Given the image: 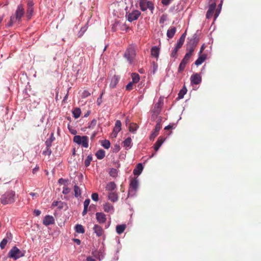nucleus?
Masks as SVG:
<instances>
[{
  "label": "nucleus",
  "mask_w": 261,
  "mask_h": 261,
  "mask_svg": "<svg viewBox=\"0 0 261 261\" xmlns=\"http://www.w3.org/2000/svg\"><path fill=\"white\" fill-rule=\"evenodd\" d=\"M103 210L106 213L113 212L114 207L111 204L107 202L103 204Z\"/></svg>",
  "instance_id": "4be33fe9"
},
{
  "label": "nucleus",
  "mask_w": 261,
  "mask_h": 261,
  "mask_svg": "<svg viewBox=\"0 0 261 261\" xmlns=\"http://www.w3.org/2000/svg\"><path fill=\"white\" fill-rule=\"evenodd\" d=\"M187 92V89L186 87L184 86L179 91V92L178 94V98L182 99L184 95L186 94Z\"/></svg>",
  "instance_id": "c85d7f7f"
},
{
  "label": "nucleus",
  "mask_w": 261,
  "mask_h": 261,
  "mask_svg": "<svg viewBox=\"0 0 261 261\" xmlns=\"http://www.w3.org/2000/svg\"><path fill=\"white\" fill-rule=\"evenodd\" d=\"M97 222L100 224L105 223L107 220L106 215L102 213L97 212L95 214Z\"/></svg>",
  "instance_id": "f8f14e48"
},
{
  "label": "nucleus",
  "mask_w": 261,
  "mask_h": 261,
  "mask_svg": "<svg viewBox=\"0 0 261 261\" xmlns=\"http://www.w3.org/2000/svg\"><path fill=\"white\" fill-rule=\"evenodd\" d=\"M204 48H205V45H204V44H203L201 47L199 53V54H202V53L203 51V50L204 49Z\"/></svg>",
  "instance_id": "680f3d73"
},
{
  "label": "nucleus",
  "mask_w": 261,
  "mask_h": 261,
  "mask_svg": "<svg viewBox=\"0 0 261 261\" xmlns=\"http://www.w3.org/2000/svg\"><path fill=\"white\" fill-rule=\"evenodd\" d=\"M133 83L129 82L126 86V89L130 91L133 89Z\"/></svg>",
  "instance_id": "603ef678"
},
{
  "label": "nucleus",
  "mask_w": 261,
  "mask_h": 261,
  "mask_svg": "<svg viewBox=\"0 0 261 261\" xmlns=\"http://www.w3.org/2000/svg\"><path fill=\"white\" fill-rule=\"evenodd\" d=\"M141 13L139 10H134L132 12L126 13V17L129 22L136 20L140 16Z\"/></svg>",
  "instance_id": "6e6552de"
},
{
  "label": "nucleus",
  "mask_w": 261,
  "mask_h": 261,
  "mask_svg": "<svg viewBox=\"0 0 261 261\" xmlns=\"http://www.w3.org/2000/svg\"><path fill=\"white\" fill-rule=\"evenodd\" d=\"M123 146L127 149V148H130L132 146V139L130 137L127 138L123 142Z\"/></svg>",
  "instance_id": "a878e982"
},
{
  "label": "nucleus",
  "mask_w": 261,
  "mask_h": 261,
  "mask_svg": "<svg viewBox=\"0 0 261 261\" xmlns=\"http://www.w3.org/2000/svg\"><path fill=\"white\" fill-rule=\"evenodd\" d=\"M198 42V39L196 37L191 38L187 44V50L188 53L192 55Z\"/></svg>",
  "instance_id": "0eeeda50"
},
{
  "label": "nucleus",
  "mask_w": 261,
  "mask_h": 261,
  "mask_svg": "<svg viewBox=\"0 0 261 261\" xmlns=\"http://www.w3.org/2000/svg\"><path fill=\"white\" fill-rule=\"evenodd\" d=\"M91 198L92 200L95 201H97L98 200V195L97 193H94L91 195Z\"/></svg>",
  "instance_id": "49530a36"
},
{
  "label": "nucleus",
  "mask_w": 261,
  "mask_h": 261,
  "mask_svg": "<svg viewBox=\"0 0 261 261\" xmlns=\"http://www.w3.org/2000/svg\"><path fill=\"white\" fill-rule=\"evenodd\" d=\"M160 53V48L156 46H153L151 49V55L155 58H158Z\"/></svg>",
  "instance_id": "b1692460"
},
{
  "label": "nucleus",
  "mask_w": 261,
  "mask_h": 261,
  "mask_svg": "<svg viewBox=\"0 0 261 261\" xmlns=\"http://www.w3.org/2000/svg\"><path fill=\"white\" fill-rule=\"evenodd\" d=\"M97 121L95 119L92 120L90 123L89 124L88 127L89 128H93L96 124Z\"/></svg>",
  "instance_id": "09e8293b"
},
{
  "label": "nucleus",
  "mask_w": 261,
  "mask_h": 261,
  "mask_svg": "<svg viewBox=\"0 0 261 261\" xmlns=\"http://www.w3.org/2000/svg\"><path fill=\"white\" fill-rule=\"evenodd\" d=\"M24 14V10L22 4H20L17 6L15 14L11 16L10 20L6 24V27H10L12 26L16 21L20 22L21 21V18L23 16Z\"/></svg>",
  "instance_id": "f257e3e1"
},
{
  "label": "nucleus",
  "mask_w": 261,
  "mask_h": 261,
  "mask_svg": "<svg viewBox=\"0 0 261 261\" xmlns=\"http://www.w3.org/2000/svg\"><path fill=\"white\" fill-rule=\"evenodd\" d=\"M74 242L77 244V245H80L81 244V241L79 240V239H74Z\"/></svg>",
  "instance_id": "69168bd1"
},
{
  "label": "nucleus",
  "mask_w": 261,
  "mask_h": 261,
  "mask_svg": "<svg viewBox=\"0 0 261 261\" xmlns=\"http://www.w3.org/2000/svg\"><path fill=\"white\" fill-rule=\"evenodd\" d=\"M179 48H177L176 47H175L174 49L172 50L171 56L172 57H176L177 55V53Z\"/></svg>",
  "instance_id": "3c124183"
},
{
  "label": "nucleus",
  "mask_w": 261,
  "mask_h": 261,
  "mask_svg": "<svg viewBox=\"0 0 261 261\" xmlns=\"http://www.w3.org/2000/svg\"><path fill=\"white\" fill-rule=\"evenodd\" d=\"M186 33L185 32L183 34H182V35L180 36V37L179 39L178 40V41H177L176 46H175L177 48L179 49L181 47L182 45H183V44L185 42V38H186Z\"/></svg>",
  "instance_id": "aec40b11"
},
{
  "label": "nucleus",
  "mask_w": 261,
  "mask_h": 261,
  "mask_svg": "<svg viewBox=\"0 0 261 261\" xmlns=\"http://www.w3.org/2000/svg\"><path fill=\"white\" fill-rule=\"evenodd\" d=\"M53 142V140H46L45 141V145L46 146V148H50L52 143Z\"/></svg>",
  "instance_id": "8fccbe9b"
},
{
  "label": "nucleus",
  "mask_w": 261,
  "mask_h": 261,
  "mask_svg": "<svg viewBox=\"0 0 261 261\" xmlns=\"http://www.w3.org/2000/svg\"><path fill=\"white\" fill-rule=\"evenodd\" d=\"M92 160V156L91 155H89L84 162V165L86 167H88Z\"/></svg>",
  "instance_id": "a19ab883"
},
{
  "label": "nucleus",
  "mask_w": 261,
  "mask_h": 261,
  "mask_svg": "<svg viewBox=\"0 0 261 261\" xmlns=\"http://www.w3.org/2000/svg\"><path fill=\"white\" fill-rule=\"evenodd\" d=\"M102 146L106 149H109L110 147V142L109 141L105 140L102 141Z\"/></svg>",
  "instance_id": "79ce46f5"
},
{
  "label": "nucleus",
  "mask_w": 261,
  "mask_h": 261,
  "mask_svg": "<svg viewBox=\"0 0 261 261\" xmlns=\"http://www.w3.org/2000/svg\"><path fill=\"white\" fill-rule=\"evenodd\" d=\"M186 67V65H184V63L180 62L179 66L178 67V71L179 72H181L184 71Z\"/></svg>",
  "instance_id": "a18cd8bd"
},
{
  "label": "nucleus",
  "mask_w": 261,
  "mask_h": 261,
  "mask_svg": "<svg viewBox=\"0 0 261 261\" xmlns=\"http://www.w3.org/2000/svg\"><path fill=\"white\" fill-rule=\"evenodd\" d=\"M216 7V3L215 2H213L210 5L209 8L206 13V18L209 19L212 18L213 15L214 10Z\"/></svg>",
  "instance_id": "9b49d317"
},
{
  "label": "nucleus",
  "mask_w": 261,
  "mask_h": 261,
  "mask_svg": "<svg viewBox=\"0 0 261 261\" xmlns=\"http://www.w3.org/2000/svg\"><path fill=\"white\" fill-rule=\"evenodd\" d=\"M136 55V46L130 45L126 50L124 57L127 59L129 64H133Z\"/></svg>",
  "instance_id": "7ed1b4c3"
},
{
  "label": "nucleus",
  "mask_w": 261,
  "mask_h": 261,
  "mask_svg": "<svg viewBox=\"0 0 261 261\" xmlns=\"http://www.w3.org/2000/svg\"><path fill=\"white\" fill-rule=\"evenodd\" d=\"M87 261H95V259L92 257L89 256L87 258Z\"/></svg>",
  "instance_id": "e2e57ef3"
},
{
  "label": "nucleus",
  "mask_w": 261,
  "mask_h": 261,
  "mask_svg": "<svg viewBox=\"0 0 261 261\" xmlns=\"http://www.w3.org/2000/svg\"><path fill=\"white\" fill-rule=\"evenodd\" d=\"M143 169V167L141 163L138 164L133 170V173L135 175H139L141 174Z\"/></svg>",
  "instance_id": "412c9836"
},
{
  "label": "nucleus",
  "mask_w": 261,
  "mask_h": 261,
  "mask_svg": "<svg viewBox=\"0 0 261 261\" xmlns=\"http://www.w3.org/2000/svg\"><path fill=\"white\" fill-rule=\"evenodd\" d=\"M70 191V190L69 188L68 187H64L63 188V191H62V193L64 194H68Z\"/></svg>",
  "instance_id": "5fc2aeb1"
},
{
  "label": "nucleus",
  "mask_w": 261,
  "mask_h": 261,
  "mask_svg": "<svg viewBox=\"0 0 261 261\" xmlns=\"http://www.w3.org/2000/svg\"><path fill=\"white\" fill-rule=\"evenodd\" d=\"M126 228V225L122 224V225H119L116 226V231L117 233L118 234H121L125 229Z\"/></svg>",
  "instance_id": "cd10ccee"
},
{
  "label": "nucleus",
  "mask_w": 261,
  "mask_h": 261,
  "mask_svg": "<svg viewBox=\"0 0 261 261\" xmlns=\"http://www.w3.org/2000/svg\"><path fill=\"white\" fill-rule=\"evenodd\" d=\"M33 5L34 3L33 1L29 0L27 4L28 8L26 14V16L27 17L28 19H30L32 16L33 12Z\"/></svg>",
  "instance_id": "1a4fd4ad"
},
{
  "label": "nucleus",
  "mask_w": 261,
  "mask_h": 261,
  "mask_svg": "<svg viewBox=\"0 0 261 261\" xmlns=\"http://www.w3.org/2000/svg\"><path fill=\"white\" fill-rule=\"evenodd\" d=\"M165 140V139L162 137H160L158 138L157 141L156 142L154 146V149L156 151H157L159 150L161 146L164 142Z\"/></svg>",
  "instance_id": "a211bd4d"
},
{
  "label": "nucleus",
  "mask_w": 261,
  "mask_h": 261,
  "mask_svg": "<svg viewBox=\"0 0 261 261\" xmlns=\"http://www.w3.org/2000/svg\"><path fill=\"white\" fill-rule=\"evenodd\" d=\"M81 143L80 145H82L83 147L85 148H87L88 147V138L86 136H83L82 140L81 141Z\"/></svg>",
  "instance_id": "c756f323"
},
{
  "label": "nucleus",
  "mask_w": 261,
  "mask_h": 261,
  "mask_svg": "<svg viewBox=\"0 0 261 261\" xmlns=\"http://www.w3.org/2000/svg\"><path fill=\"white\" fill-rule=\"evenodd\" d=\"M173 126L171 125H168V126H166L165 128V129H169L171 128H172Z\"/></svg>",
  "instance_id": "338daca9"
},
{
  "label": "nucleus",
  "mask_w": 261,
  "mask_h": 261,
  "mask_svg": "<svg viewBox=\"0 0 261 261\" xmlns=\"http://www.w3.org/2000/svg\"><path fill=\"white\" fill-rule=\"evenodd\" d=\"M138 181L136 178L133 179L129 184V192L136 191L138 187Z\"/></svg>",
  "instance_id": "4468645a"
},
{
  "label": "nucleus",
  "mask_w": 261,
  "mask_h": 261,
  "mask_svg": "<svg viewBox=\"0 0 261 261\" xmlns=\"http://www.w3.org/2000/svg\"><path fill=\"white\" fill-rule=\"evenodd\" d=\"M138 128V126L136 123H132L129 125V130L130 132L134 133Z\"/></svg>",
  "instance_id": "58836bf2"
},
{
  "label": "nucleus",
  "mask_w": 261,
  "mask_h": 261,
  "mask_svg": "<svg viewBox=\"0 0 261 261\" xmlns=\"http://www.w3.org/2000/svg\"><path fill=\"white\" fill-rule=\"evenodd\" d=\"M139 5L142 11H146L147 9L152 11L154 9V5L150 2L147 0H140Z\"/></svg>",
  "instance_id": "423d86ee"
},
{
  "label": "nucleus",
  "mask_w": 261,
  "mask_h": 261,
  "mask_svg": "<svg viewBox=\"0 0 261 261\" xmlns=\"http://www.w3.org/2000/svg\"><path fill=\"white\" fill-rule=\"evenodd\" d=\"M51 150L50 149V148H46V150L43 151V154L45 155H50L51 153Z\"/></svg>",
  "instance_id": "c03bdc74"
},
{
  "label": "nucleus",
  "mask_w": 261,
  "mask_h": 261,
  "mask_svg": "<svg viewBox=\"0 0 261 261\" xmlns=\"http://www.w3.org/2000/svg\"><path fill=\"white\" fill-rule=\"evenodd\" d=\"M166 20V16L165 15H163L160 19V23H163Z\"/></svg>",
  "instance_id": "13d9d810"
},
{
  "label": "nucleus",
  "mask_w": 261,
  "mask_h": 261,
  "mask_svg": "<svg viewBox=\"0 0 261 261\" xmlns=\"http://www.w3.org/2000/svg\"><path fill=\"white\" fill-rule=\"evenodd\" d=\"M161 117H159L158 120L156 121V124L155 126L154 132L159 133L160 129L161 128Z\"/></svg>",
  "instance_id": "f704fd0d"
},
{
  "label": "nucleus",
  "mask_w": 261,
  "mask_h": 261,
  "mask_svg": "<svg viewBox=\"0 0 261 261\" xmlns=\"http://www.w3.org/2000/svg\"><path fill=\"white\" fill-rule=\"evenodd\" d=\"M55 223V219L53 216L50 215L46 216L43 220V224L45 226H48Z\"/></svg>",
  "instance_id": "ddd939ff"
},
{
  "label": "nucleus",
  "mask_w": 261,
  "mask_h": 261,
  "mask_svg": "<svg viewBox=\"0 0 261 261\" xmlns=\"http://www.w3.org/2000/svg\"><path fill=\"white\" fill-rule=\"evenodd\" d=\"M95 155L98 159L101 160L105 156V151L102 149H99L96 152Z\"/></svg>",
  "instance_id": "bb28decb"
},
{
  "label": "nucleus",
  "mask_w": 261,
  "mask_h": 261,
  "mask_svg": "<svg viewBox=\"0 0 261 261\" xmlns=\"http://www.w3.org/2000/svg\"><path fill=\"white\" fill-rule=\"evenodd\" d=\"M94 232L96 233L97 237L101 236L103 233V229L100 226L95 224L93 227Z\"/></svg>",
  "instance_id": "dca6fc26"
},
{
  "label": "nucleus",
  "mask_w": 261,
  "mask_h": 261,
  "mask_svg": "<svg viewBox=\"0 0 261 261\" xmlns=\"http://www.w3.org/2000/svg\"><path fill=\"white\" fill-rule=\"evenodd\" d=\"M68 128L69 129V132L73 135H75L76 134V130L74 129H72L70 127V125L68 124Z\"/></svg>",
  "instance_id": "4d7b16f0"
},
{
  "label": "nucleus",
  "mask_w": 261,
  "mask_h": 261,
  "mask_svg": "<svg viewBox=\"0 0 261 261\" xmlns=\"http://www.w3.org/2000/svg\"><path fill=\"white\" fill-rule=\"evenodd\" d=\"M8 242V240L7 239H4L0 243V247L2 249L5 248L7 243Z\"/></svg>",
  "instance_id": "37998d69"
},
{
  "label": "nucleus",
  "mask_w": 261,
  "mask_h": 261,
  "mask_svg": "<svg viewBox=\"0 0 261 261\" xmlns=\"http://www.w3.org/2000/svg\"><path fill=\"white\" fill-rule=\"evenodd\" d=\"M121 122L120 120H117L115 122V125L113 129L114 132H119L121 128Z\"/></svg>",
  "instance_id": "7c9ffc66"
},
{
  "label": "nucleus",
  "mask_w": 261,
  "mask_h": 261,
  "mask_svg": "<svg viewBox=\"0 0 261 261\" xmlns=\"http://www.w3.org/2000/svg\"><path fill=\"white\" fill-rule=\"evenodd\" d=\"M191 83L193 84L198 85L201 82V77L197 73H194L190 77Z\"/></svg>",
  "instance_id": "9d476101"
},
{
  "label": "nucleus",
  "mask_w": 261,
  "mask_h": 261,
  "mask_svg": "<svg viewBox=\"0 0 261 261\" xmlns=\"http://www.w3.org/2000/svg\"><path fill=\"white\" fill-rule=\"evenodd\" d=\"M163 105V102L162 100H159V101L156 103L153 109L151 111V112L152 113L151 116V119L154 121L156 119H158V116L160 114L162 106Z\"/></svg>",
  "instance_id": "20e7f679"
},
{
  "label": "nucleus",
  "mask_w": 261,
  "mask_h": 261,
  "mask_svg": "<svg viewBox=\"0 0 261 261\" xmlns=\"http://www.w3.org/2000/svg\"><path fill=\"white\" fill-rule=\"evenodd\" d=\"M176 31V29L174 27H170L167 31V36L169 38H172L173 37L174 35H175V33Z\"/></svg>",
  "instance_id": "5701e85b"
},
{
  "label": "nucleus",
  "mask_w": 261,
  "mask_h": 261,
  "mask_svg": "<svg viewBox=\"0 0 261 261\" xmlns=\"http://www.w3.org/2000/svg\"><path fill=\"white\" fill-rule=\"evenodd\" d=\"M74 196L75 197L78 198L81 195V190L79 186L75 185L74 187Z\"/></svg>",
  "instance_id": "473e14b6"
},
{
  "label": "nucleus",
  "mask_w": 261,
  "mask_h": 261,
  "mask_svg": "<svg viewBox=\"0 0 261 261\" xmlns=\"http://www.w3.org/2000/svg\"><path fill=\"white\" fill-rule=\"evenodd\" d=\"M199 56L196 60L195 64L197 66L201 65L206 59V54H199Z\"/></svg>",
  "instance_id": "f3484780"
},
{
  "label": "nucleus",
  "mask_w": 261,
  "mask_h": 261,
  "mask_svg": "<svg viewBox=\"0 0 261 261\" xmlns=\"http://www.w3.org/2000/svg\"><path fill=\"white\" fill-rule=\"evenodd\" d=\"M64 180L63 178H60L58 180L59 184H63Z\"/></svg>",
  "instance_id": "774afa93"
},
{
  "label": "nucleus",
  "mask_w": 261,
  "mask_h": 261,
  "mask_svg": "<svg viewBox=\"0 0 261 261\" xmlns=\"http://www.w3.org/2000/svg\"><path fill=\"white\" fill-rule=\"evenodd\" d=\"M15 192L11 190L2 195L0 198V201L3 205H7L14 203L15 201Z\"/></svg>",
  "instance_id": "f03ea898"
},
{
  "label": "nucleus",
  "mask_w": 261,
  "mask_h": 261,
  "mask_svg": "<svg viewBox=\"0 0 261 261\" xmlns=\"http://www.w3.org/2000/svg\"><path fill=\"white\" fill-rule=\"evenodd\" d=\"M220 10H218L217 9L216 10V12L215 14V19L218 17V16L219 15V13H220Z\"/></svg>",
  "instance_id": "052dcab7"
},
{
  "label": "nucleus",
  "mask_w": 261,
  "mask_h": 261,
  "mask_svg": "<svg viewBox=\"0 0 261 261\" xmlns=\"http://www.w3.org/2000/svg\"><path fill=\"white\" fill-rule=\"evenodd\" d=\"M116 188V184L113 181H111L108 182L107 184L106 190V191H109V192H114Z\"/></svg>",
  "instance_id": "6ab92c4d"
},
{
  "label": "nucleus",
  "mask_w": 261,
  "mask_h": 261,
  "mask_svg": "<svg viewBox=\"0 0 261 261\" xmlns=\"http://www.w3.org/2000/svg\"><path fill=\"white\" fill-rule=\"evenodd\" d=\"M83 136L76 135L73 137V141L76 144L80 145L81 143V141L82 140Z\"/></svg>",
  "instance_id": "ea45409f"
},
{
  "label": "nucleus",
  "mask_w": 261,
  "mask_h": 261,
  "mask_svg": "<svg viewBox=\"0 0 261 261\" xmlns=\"http://www.w3.org/2000/svg\"><path fill=\"white\" fill-rule=\"evenodd\" d=\"M30 195H31L32 197L34 196H38V194L36 193L31 192L30 194Z\"/></svg>",
  "instance_id": "0e129e2a"
},
{
  "label": "nucleus",
  "mask_w": 261,
  "mask_h": 261,
  "mask_svg": "<svg viewBox=\"0 0 261 261\" xmlns=\"http://www.w3.org/2000/svg\"><path fill=\"white\" fill-rule=\"evenodd\" d=\"M91 93L87 90H84L82 93L83 97H87L90 96Z\"/></svg>",
  "instance_id": "864d4df0"
},
{
  "label": "nucleus",
  "mask_w": 261,
  "mask_h": 261,
  "mask_svg": "<svg viewBox=\"0 0 261 261\" xmlns=\"http://www.w3.org/2000/svg\"><path fill=\"white\" fill-rule=\"evenodd\" d=\"M75 231L80 233H84L85 232V229L84 227L81 224H77L75 226Z\"/></svg>",
  "instance_id": "2f4dec72"
},
{
  "label": "nucleus",
  "mask_w": 261,
  "mask_h": 261,
  "mask_svg": "<svg viewBox=\"0 0 261 261\" xmlns=\"http://www.w3.org/2000/svg\"><path fill=\"white\" fill-rule=\"evenodd\" d=\"M81 113V111L80 108H75L72 111L73 116L75 118L80 117Z\"/></svg>",
  "instance_id": "c9c22d12"
},
{
  "label": "nucleus",
  "mask_w": 261,
  "mask_h": 261,
  "mask_svg": "<svg viewBox=\"0 0 261 261\" xmlns=\"http://www.w3.org/2000/svg\"><path fill=\"white\" fill-rule=\"evenodd\" d=\"M34 213L36 216H38L41 214V211L39 210H35Z\"/></svg>",
  "instance_id": "bf43d9fd"
},
{
  "label": "nucleus",
  "mask_w": 261,
  "mask_h": 261,
  "mask_svg": "<svg viewBox=\"0 0 261 261\" xmlns=\"http://www.w3.org/2000/svg\"><path fill=\"white\" fill-rule=\"evenodd\" d=\"M118 82V79L116 76H114L112 80L110 86L111 88L115 87L116 85L117 84Z\"/></svg>",
  "instance_id": "72a5a7b5"
},
{
  "label": "nucleus",
  "mask_w": 261,
  "mask_h": 261,
  "mask_svg": "<svg viewBox=\"0 0 261 261\" xmlns=\"http://www.w3.org/2000/svg\"><path fill=\"white\" fill-rule=\"evenodd\" d=\"M90 202V200L89 199H87L84 202V210L82 212L83 216H85L88 212V207Z\"/></svg>",
  "instance_id": "393cba45"
},
{
  "label": "nucleus",
  "mask_w": 261,
  "mask_h": 261,
  "mask_svg": "<svg viewBox=\"0 0 261 261\" xmlns=\"http://www.w3.org/2000/svg\"><path fill=\"white\" fill-rule=\"evenodd\" d=\"M191 56H192L191 54L187 53L186 55L185 56L183 60H184L185 61H186L188 63L189 60H190V59Z\"/></svg>",
  "instance_id": "de8ad7c7"
},
{
  "label": "nucleus",
  "mask_w": 261,
  "mask_h": 261,
  "mask_svg": "<svg viewBox=\"0 0 261 261\" xmlns=\"http://www.w3.org/2000/svg\"><path fill=\"white\" fill-rule=\"evenodd\" d=\"M132 77L133 80L132 83H137L140 80V76L137 73H132Z\"/></svg>",
  "instance_id": "e433bc0d"
},
{
  "label": "nucleus",
  "mask_w": 261,
  "mask_h": 261,
  "mask_svg": "<svg viewBox=\"0 0 261 261\" xmlns=\"http://www.w3.org/2000/svg\"><path fill=\"white\" fill-rule=\"evenodd\" d=\"M108 198L111 202H115L118 200V195L116 192H111L108 195Z\"/></svg>",
  "instance_id": "2eb2a0df"
},
{
  "label": "nucleus",
  "mask_w": 261,
  "mask_h": 261,
  "mask_svg": "<svg viewBox=\"0 0 261 261\" xmlns=\"http://www.w3.org/2000/svg\"><path fill=\"white\" fill-rule=\"evenodd\" d=\"M118 171L117 169L115 168H111L110 169L109 174L111 176L113 177H116L118 175Z\"/></svg>",
  "instance_id": "4c0bfd02"
},
{
  "label": "nucleus",
  "mask_w": 261,
  "mask_h": 261,
  "mask_svg": "<svg viewBox=\"0 0 261 261\" xmlns=\"http://www.w3.org/2000/svg\"><path fill=\"white\" fill-rule=\"evenodd\" d=\"M159 133L155 132H153L150 136V140H154V138L158 135Z\"/></svg>",
  "instance_id": "6e6d98bb"
},
{
  "label": "nucleus",
  "mask_w": 261,
  "mask_h": 261,
  "mask_svg": "<svg viewBox=\"0 0 261 261\" xmlns=\"http://www.w3.org/2000/svg\"><path fill=\"white\" fill-rule=\"evenodd\" d=\"M24 254L16 247H13L9 252V256L14 260L23 256Z\"/></svg>",
  "instance_id": "39448f33"
}]
</instances>
